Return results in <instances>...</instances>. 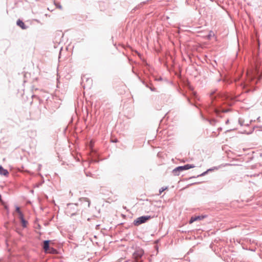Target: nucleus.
Segmentation results:
<instances>
[{
    "mask_svg": "<svg viewBox=\"0 0 262 262\" xmlns=\"http://www.w3.org/2000/svg\"><path fill=\"white\" fill-rule=\"evenodd\" d=\"M217 90H214L213 91H212L210 94V98L212 101L211 102V105L212 107V109L214 113L216 114V115L218 116H219L220 114L221 113H227L229 111V110H220L216 107L215 106V104L214 103V101L217 99V98H220L221 97V96L220 94H217L216 95H215V94Z\"/></svg>",
    "mask_w": 262,
    "mask_h": 262,
    "instance_id": "1",
    "label": "nucleus"
},
{
    "mask_svg": "<svg viewBox=\"0 0 262 262\" xmlns=\"http://www.w3.org/2000/svg\"><path fill=\"white\" fill-rule=\"evenodd\" d=\"M262 78V72L260 73L258 69L255 68L248 76V80L251 84H256Z\"/></svg>",
    "mask_w": 262,
    "mask_h": 262,
    "instance_id": "2",
    "label": "nucleus"
},
{
    "mask_svg": "<svg viewBox=\"0 0 262 262\" xmlns=\"http://www.w3.org/2000/svg\"><path fill=\"white\" fill-rule=\"evenodd\" d=\"M194 167L195 166L193 164H187L183 166H179L174 168L172 171V173L173 176H178L180 175L181 171L194 168Z\"/></svg>",
    "mask_w": 262,
    "mask_h": 262,
    "instance_id": "3",
    "label": "nucleus"
},
{
    "mask_svg": "<svg viewBox=\"0 0 262 262\" xmlns=\"http://www.w3.org/2000/svg\"><path fill=\"white\" fill-rule=\"evenodd\" d=\"M78 210V204L71 203L68 204V208L66 211L68 215L71 216L75 215Z\"/></svg>",
    "mask_w": 262,
    "mask_h": 262,
    "instance_id": "4",
    "label": "nucleus"
},
{
    "mask_svg": "<svg viewBox=\"0 0 262 262\" xmlns=\"http://www.w3.org/2000/svg\"><path fill=\"white\" fill-rule=\"evenodd\" d=\"M151 216L150 215H143L138 217L134 220V225L135 226H139L143 223L146 222L148 220L150 219Z\"/></svg>",
    "mask_w": 262,
    "mask_h": 262,
    "instance_id": "5",
    "label": "nucleus"
},
{
    "mask_svg": "<svg viewBox=\"0 0 262 262\" xmlns=\"http://www.w3.org/2000/svg\"><path fill=\"white\" fill-rule=\"evenodd\" d=\"M144 253V250L141 248H137L134 252L133 257L135 259L138 260L142 257Z\"/></svg>",
    "mask_w": 262,
    "mask_h": 262,
    "instance_id": "6",
    "label": "nucleus"
},
{
    "mask_svg": "<svg viewBox=\"0 0 262 262\" xmlns=\"http://www.w3.org/2000/svg\"><path fill=\"white\" fill-rule=\"evenodd\" d=\"M79 202L80 203V205L84 208H89L90 206L91 202L87 198H80Z\"/></svg>",
    "mask_w": 262,
    "mask_h": 262,
    "instance_id": "7",
    "label": "nucleus"
},
{
    "mask_svg": "<svg viewBox=\"0 0 262 262\" xmlns=\"http://www.w3.org/2000/svg\"><path fill=\"white\" fill-rule=\"evenodd\" d=\"M206 216V215H198V216H192L190 218V219L189 221V224H192V223H193L195 221H200V220H203Z\"/></svg>",
    "mask_w": 262,
    "mask_h": 262,
    "instance_id": "8",
    "label": "nucleus"
},
{
    "mask_svg": "<svg viewBox=\"0 0 262 262\" xmlns=\"http://www.w3.org/2000/svg\"><path fill=\"white\" fill-rule=\"evenodd\" d=\"M50 242L49 240H45L43 242V249L46 253H47L50 250Z\"/></svg>",
    "mask_w": 262,
    "mask_h": 262,
    "instance_id": "9",
    "label": "nucleus"
},
{
    "mask_svg": "<svg viewBox=\"0 0 262 262\" xmlns=\"http://www.w3.org/2000/svg\"><path fill=\"white\" fill-rule=\"evenodd\" d=\"M16 25L23 30H26L28 28V26H26L25 23L20 19L17 20Z\"/></svg>",
    "mask_w": 262,
    "mask_h": 262,
    "instance_id": "10",
    "label": "nucleus"
},
{
    "mask_svg": "<svg viewBox=\"0 0 262 262\" xmlns=\"http://www.w3.org/2000/svg\"><path fill=\"white\" fill-rule=\"evenodd\" d=\"M0 174L6 177L8 176L9 175L8 170L4 168L2 165H0Z\"/></svg>",
    "mask_w": 262,
    "mask_h": 262,
    "instance_id": "11",
    "label": "nucleus"
},
{
    "mask_svg": "<svg viewBox=\"0 0 262 262\" xmlns=\"http://www.w3.org/2000/svg\"><path fill=\"white\" fill-rule=\"evenodd\" d=\"M19 219H20V222L21 223L22 226L24 228H26L27 227V224H28V221H26L24 219V215L20 216H19Z\"/></svg>",
    "mask_w": 262,
    "mask_h": 262,
    "instance_id": "12",
    "label": "nucleus"
},
{
    "mask_svg": "<svg viewBox=\"0 0 262 262\" xmlns=\"http://www.w3.org/2000/svg\"><path fill=\"white\" fill-rule=\"evenodd\" d=\"M213 169L212 168H210V169H208V170H207L206 171L203 172V173L198 175L196 177H190L189 179H192V178H195L196 177H203L204 176H205V174H206L208 171H212Z\"/></svg>",
    "mask_w": 262,
    "mask_h": 262,
    "instance_id": "13",
    "label": "nucleus"
},
{
    "mask_svg": "<svg viewBox=\"0 0 262 262\" xmlns=\"http://www.w3.org/2000/svg\"><path fill=\"white\" fill-rule=\"evenodd\" d=\"M15 211H16V212L17 213H18L19 216H21V215H24L23 212L21 211L19 207H18L17 206H16V207H15Z\"/></svg>",
    "mask_w": 262,
    "mask_h": 262,
    "instance_id": "14",
    "label": "nucleus"
},
{
    "mask_svg": "<svg viewBox=\"0 0 262 262\" xmlns=\"http://www.w3.org/2000/svg\"><path fill=\"white\" fill-rule=\"evenodd\" d=\"M207 121H208L209 122V123L211 125H214L215 124V122H216V120L215 119H207Z\"/></svg>",
    "mask_w": 262,
    "mask_h": 262,
    "instance_id": "15",
    "label": "nucleus"
},
{
    "mask_svg": "<svg viewBox=\"0 0 262 262\" xmlns=\"http://www.w3.org/2000/svg\"><path fill=\"white\" fill-rule=\"evenodd\" d=\"M168 189V187L167 186H166V187H161L160 189H159V193L160 194H161V193L162 192H163L164 190H166Z\"/></svg>",
    "mask_w": 262,
    "mask_h": 262,
    "instance_id": "16",
    "label": "nucleus"
},
{
    "mask_svg": "<svg viewBox=\"0 0 262 262\" xmlns=\"http://www.w3.org/2000/svg\"><path fill=\"white\" fill-rule=\"evenodd\" d=\"M48 252L54 254L56 253V250L53 248H50V250Z\"/></svg>",
    "mask_w": 262,
    "mask_h": 262,
    "instance_id": "17",
    "label": "nucleus"
},
{
    "mask_svg": "<svg viewBox=\"0 0 262 262\" xmlns=\"http://www.w3.org/2000/svg\"><path fill=\"white\" fill-rule=\"evenodd\" d=\"M56 7L60 9H62V6L60 4H55Z\"/></svg>",
    "mask_w": 262,
    "mask_h": 262,
    "instance_id": "18",
    "label": "nucleus"
},
{
    "mask_svg": "<svg viewBox=\"0 0 262 262\" xmlns=\"http://www.w3.org/2000/svg\"><path fill=\"white\" fill-rule=\"evenodd\" d=\"M150 90L152 91V92H154V91H156V88H154V87H150L149 88Z\"/></svg>",
    "mask_w": 262,
    "mask_h": 262,
    "instance_id": "19",
    "label": "nucleus"
},
{
    "mask_svg": "<svg viewBox=\"0 0 262 262\" xmlns=\"http://www.w3.org/2000/svg\"><path fill=\"white\" fill-rule=\"evenodd\" d=\"M142 83H143L144 84H145V86H146V88H149L150 87V86H149V85L148 84L145 83L144 81H142Z\"/></svg>",
    "mask_w": 262,
    "mask_h": 262,
    "instance_id": "20",
    "label": "nucleus"
},
{
    "mask_svg": "<svg viewBox=\"0 0 262 262\" xmlns=\"http://www.w3.org/2000/svg\"><path fill=\"white\" fill-rule=\"evenodd\" d=\"M84 79H85V77H82L81 78V80H82V81H81V84H82V83H83V81H84Z\"/></svg>",
    "mask_w": 262,
    "mask_h": 262,
    "instance_id": "21",
    "label": "nucleus"
},
{
    "mask_svg": "<svg viewBox=\"0 0 262 262\" xmlns=\"http://www.w3.org/2000/svg\"><path fill=\"white\" fill-rule=\"evenodd\" d=\"M156 80L157 81H161V80H162V78L161 77H160V78H159L158 79H156Z\"/></svg>",
    "mask_w": 262,
    "mask_h": 262,
    "instance_id": "22",
    "label": "nucleus"
},
{
    "mask_svg": "<svg viewBox=\"0 0 262 262\" xmlns=\"http://www.w3.org/2000/svg\"><path fill=\"white\" fill-rule=\"evenodd\" d=\"M86 81H87L92 82V79H87V78H86Z\"/></svg>",
    "mask_w": 262,
    "mask_h": 262,
    "instance_id": "23",
    "label": "nucleus"
},
{
    "mask_svg": "<svg viewBox=\"0 0 262 262\" xmlns=\"http://www.w3.org/2000/svg\"><path fill=\"white\" fill-rule=\"evenodd\" d=\"M257 120L258 122H260V117L257 118Z\"/></svg>",
    "mask_w": 262,
    "mask_h": 262,
    "instance_id": "24",
    "label": "nucleus"
},
{
    "mask_svg": "<svg viewBox=\"0 0 262 262\" xmlns=\"http://www.w3.org/2000/svg\"><path fill=\"white\" fill-rule=\"evenodd\" d=\"M229 122V120H227L226 121V123L227 124Z\"/></svg>",
    "mask_w": 262,
    "mask_h": 262,
    "instance_id": "25",
    "label": "nucleus"
},
{
    "mask_svg": "<svg viewBox=\"0 0 262 262\" xmlns=\"http://www.w3.org/2000/svg\"><path fill=\"white\" fill-rule=\"evenodd\" d=\"M220 80H221V79H218V80H217V82L220 81Z\"/></svg>",
    "mask_w": 262,
    "mask_h": 262,
    "instance_id": "26",
    "label": "nucleus"
},
{
    "mask_svg": "<svg viewBox=\"0 0 262 262\" xmlns=\"http://www.w3.org/2000/svg\"><path fill=\"white\" fill-rule=\"evenodd\" d=\"M239 123H241V121H239ZM240 124H241V126H243V124H241V123H240Z\"/></svg>",
    "mask_w": 262,
    "mask_h": 262,
    "instance_id": "27",
    "label": "nucleus"
},
{
    "mask_svg": "<svg viewBox=\"0 0 262 262\" xmlns=\"http://www.w3.org/2000/svg\"><path fill=\"white\" fill-rule=\"evenodd\" d=\"M114 142H117V140H114Z\"/></svg>",
    "mask_w": 262,
    "mask_h": 262,
    "instance_id": "28",
    "label": "nucleus"
},
{
    "mask_svg": "<svg viewBox=\"0 0 262 262\" xmlns=\"http://www.w3.org/2000/svg\"><path fill=\"white\" fill-rule=\"evenodd\" d=\"M193 94H194V96H195V95H196V93H194H194H193Z\"/></svg>",
    "mask_w": 262,
    "mask_h": 262,
    "instance_id": "29",
    "label": "nucleus"
},
{
    "mask_svg": "<svg viewBox=\"0 0 262 262\" xmlns=\"http://www.w3.org/2000/svg\"><path fill=\"white\" fill-rule=\"evenodd\" d=\"M187 99L188 101H190L189 98H188Z\"/></svg>",
    "mask_w": 262,
    "mask_h": 262,
    "instance_id": "30",
    "label": "nucleus"
},
{
    "mask_svg": "<svg viewBox=\"0 0 262 262\" xmlns=\"http://www.w3.org/2000/svg\"><path fill=\"white\" fill-rule=\"evenodd\" d=\"M219 130H222V128H219Z\"/></svg>",
    "mask_w": 262,
    "mask_h": 262,
    "instance_id": "31",
    "label": "nucleus"
}]
</instances>
